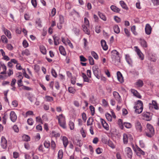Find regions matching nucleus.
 <instances>
[{"label": "nucleus", "mask_w": 159, "mask_h": 159, "mask_svg": "<svg viewBox=\"0 0 159 159\" xmlns=\"http://www.w3.org/2000/svg\"><path fill=\"white\" fill-rule=\"evenodd\" d=\"M93 74L98 79H100V77L98 75V70H96L93 72Z\"/></svg>", "instance_id": "680f3d73"}, {"label": "nucleus", "mask_w": 159, "mask_h": 159, "mask_svg": "<svg viewBox=\"0 0 159 159\" xmlns=\"http://www.w3.org/2000/svg\"><path fill=\"white\" fill-rule=\"evenodd\" d=\"M63 156V152L62 150H60L58 154V159H62Z\"/></svg>", "instance_id": "c9c22d12"}, {"label": "nucleus", "mask_w": 159, "mask_h": 159, "mask_svg": "<svg viewBox=\"0 0 159 159\" xmlns=\"http://www.w3.org/2000/svg\"><path fill=\"white\" fill-rule=\"evenodd\" d=\"M111 62L113 64H117L120 62V57L119 53L116 50H113L111 52Z\"/></svg>", "instance_id": "f257e3e1"}, {"label": "nucleus", "mask_w": 159, "mask_h": 159, "mask_svg": "<svg viewBox=\"0 0 159 159\" xmlns=\"http://www.w3.org/2000/svg\"><path fill=\"white\" fill-rule=\"evenodd\" d=\"M56 118L58 119L60 126L63 128H66V126L65 116L62 114H61L56 116Z\"/></svg>", "instance_id": "f03ea898"}, {"label": "nucleus", "mask_w": 159, "mask_h": 159, "mask_svg": "<svg viewBox=\"0 0 159 159\" xmlns=\"http://www.w3.org/2000/svg\"><path fill=\"white\" fill-rule=\"evenodd\" d=\"M6 48L7 49L10 51L12 50L13 49V47L11 44L10 43L7 44Z\"/></svg>", "instance_id": "5fc2aeb1"}, {"label": "nucleus", "mask_w": 159, "mask_h": 159, "mask_svg": "<svg viewBox=\"0 0 159 159\" xmlns=\"http://www.w3.org/2000/svg\"><path fill=\"white\" fill-rule=\"evenodd\" d=\"M82 78L84 82L89 83L90 80L89 79L87 75L84 73H82Z\"/></svg>", "instance_id": "473e14b6"}, {"label": "nucleus", "mask_w": 159, "mask_h": 159, "mask_svg": "<svg viewBox=\"0 0 159 159\" xmlns=\"http://www.w3.org/2000/svg\"><path fill=\"white\" fill-rule=\"evenodd\" d=\"M11 104L14 107H16L18 105L17 101L16 100L12 101Z\"/></svg>", "instance_id": "e2e57ef3"}, {"label": "nucleus", "mask_w": 159, "mask_h": 159, "mask_svg": "<svg viewBox=\"0 0 159 159\" xmlns=\"http://www.w3.org/2000/svg\"><path fill=\"white\" fill-rule=\"evenodd\" d=\"M147 132L146 135L149 137H151L154 134V130L153 126L150 124H147L146 125Z\"/></svg>", "instance_id": "20e7f679"}, {"label": "nucleus", "mask_w": 159, "mask_h": 159, "mask_svg": "<svg viewBox=\"0 0 159 159\" xmlns=\"http://www.w3.org/2000/svg\"><path fill=\"white\" fill-rule=\"evenodd\" d=\"M96 152L97 154H99L102 152V148H98L96 149Z\"/></svg>", "instance_id": "774afa93"}, {"label": "nucleus", "mask_w": 159, "mask_h": 159, "mask_svg": "<svg viewBox=\"0 0 159 159\" xmlns=\"http://www.w3.org/2000/svg\"><path fill=\"white\" fill-rule=\"evenodd\" d=\"M123 140L125 144H127L129 140L131 141L133 140L132 136L129 134L125 133L123 134Z\"/></svg>", "instance_id": "39448f33"}, {"label": "nucleus", "mask_w": 159, "mask_h": 159, "mask_svg": "<svg viewBox=\"0 0 159 159\" xmlns=\"http://www.w3.org/2000/svg\"><path fill=\"white\" fill-rule=\"evenodd\" d=\"M125 152L128 157L131 158L132 157V152L131 149L129 147H126L125 149Z\"/></svg>", "instance_id": "ddd939ff"}, {"label": "nucleus", "mask_w": 159, "mask_h": 159, "mask_svg": "<svg viewBox=\"0 0 159 159\" xmlns=\"http://www.w3.org/2000/svg\"><path fill=\"white\" fill-rule=\"evenodd\" d=\"M39 49L43 55H45L46 53V50L45 47L41 45L39 47Z\"/></svg>", "instance_id": "7c9ffc66"}, {"label": "nucleus", "mask_w": 159, "mask_h": 159, "mask_svg": "<svg viewBox=\"0 0 159 159\" xmlns=\"http://www.w3.org/2000/svg\"><path fill=\"white\" fill-rule=\"evenodd\" d=\"M136 151L137 153L138 156H140L139 154H140L142 155H145V152L142 150L138 146L136 147Z\"/></svg>", "instance_id": "b1692460"}, {"label": "nucleus", "mask_w": 159, "mask_h": 159, "mask_svg": "<svg viewBox=\"0 0 159 159\" xmlns=\"http://www.w3.org/2000/svg\"><path fill=\"white\" fill-rule=\"evenodd\" d=\"M143 83L142 80H138L135 83V85L138 87H141L143 86Z\"/></svg>", "instance_id": "cd10ccee"}, {"label": "nucleus", "mask_w": 159, "mask_h": 159, "mask_svg": "<svg viewBox=\"0 0 159 159\" xmlns=\"http://www.w3.org/2000/svg\"><path fill=\"white\" fill-rule=\"evenodd\" d=\"M30 52L28 49H25L22 52L21 54L23 56H29L30 55Z\"/></svg>", "instance_id": "72a5a7b5"}, {"label": "nucleus", "mask_w": 159, "mask_h": 159, "mask_svg": "<svg viewBox=\"0 0 159 159\" xmlns=\"http://www.w3.org/2000/svg\"><path fill=\"white\" fill-rule=\"evenodd\" d=\"M134 125L137 132H141L142 131L143 127L140 121L138 120H136L135 122Z\"/></svg>", "instance_id": "0eeeda50"}, {"label": "nucleus", "mask_w": 159, "mask_h": 159, "mask_svg": "<svg viewBox=\"0 0 159 159\" xmlns=\"http://www.w3.org/2000/svg\"><path fill=\"white\" fill-rule=\"evenodd\" d=\"M110 8L112 11L116 13H119L120 11V8L114 5H111Z\"/></svg>", "instance_id": "aec40b11"}, {"label": "nucleus", "mask_w": 159, "mask_h": 159, "mask_svg": "<svg viewBox=\"0 0 159 159\" xmlns=\"http://www.w3.org/2000/svg\"><path fill=\"white\" fill-rule=\"evenodd\" d=\"M51 72L52 75L53 77H54L55 78L57 77V73L56 72V71L53 69H51Z\"/></svg>", "instance_id": "4d7b16f0"}, {"label": "nucleus", "mask_w": 159, "mask_h": 159, "mask_svg": "<svg viewBox=\"0 0 159 159\" xmlns=\"http://www.w3.org/2000/svg\"><path fill=\"white\" fill-rule=\"evenodd\" d=\"M82 27L83 28V31L87 34L88 35L90 34V31L89 30V26H88L87 25H82Z\"/></svg>", "instance_id": "dca6fc26"}, {"label": "nucleus", "mask_w": 159, "mask_h": 159, "mask_svg": "<svg viewBox=\"0 0 159 159\" xmlns=\"http://www.w3.org/2000/svg\"><path fill=\"white\" fill-rule=\"evenodd\" d=\"M88 60L89 61V64L91 65H93L94 64V61L92 57L91 56L88 57Z\"/></svg>", "instance_id": "58836bf2"}, {"label": "nucleus", "mask_w": 159, "mask_h": 159, "mask_svg": "<svg viewBox=\"0 0 159 159\" xmlns=\"http://www.w3.org/2000/svg\"><path fill=\"white\" fill-rule=\"evenodd\" d=\"M152 105L153 106V107L155 109H158V107L157 103L156 101H152Z\"/></svg>", "instance_id": "bf43d9fd"}, {"label": "nucleus", "mask_w": 159, "mask_h": 159, "mask_svg": "<svg viewBox=\"0 0 159 159\" xmlns=\"http://www.w3.org/2000/svg\"><path fill=\"white\" fill-rule=\"evenodd\" d=\"M117 78L118 80L121 83L124 82L123 77L120 71H118L117 73Z\"/></svg>", "instance_id": "a211bd4d"}, {"label": "nucleus", "mask_w": 159, "mask_h": 159, "mask_svg": "<svg viewBox=\"0 0 159 159\" xmlns=\"http://www.w3.org/2000/svg\"><path fill=\"white\" fill-rule=\"evenodd\" d=\"M131 92L136 97L139 98H141V96L140 95L139 93H138L137 90L134 89H131Z\"/></svg>", "instance_id": "412c9836"}, {"label": "nucleus", "mask_w": 159, "mask_h": 159, "mask_svg": "<svg viewBox=\"0 0 159 159\" xmlns=\"http://www.w3.org/2000/svg\"><path fill=\"white\" fill-rule=\"evenodd\" d=\"M59 50L60 53L63 56H66V52L65 51L64 48L62 46H60L59 47Z\"/></svg>", "instance_id": "bb28decb"}, {"label": "nucleus", "mask_w": 159, "mask_h": 159, "mask_svg": "<svg viewBox=\"0 0 159 159\" xmlns=\"http://www.w3.org/2000/svg\"><path fill=\"white\" fill-rule=\"evenodd\" d=\"M139 43L143 48H144L147 47V43L144 39H140L139 40Z\"/></svg>", "instance_id": "6ab92c4d"}, {"label": "nucleus", "mask_w": 159, "mask_h": 159, "mask_svg": "<svg viewBox=\"0 0 159 159\" xmlns=\"http://www.w3.org/2000/svg\"><path fill=\"white\" fill-rule=\"evenodd\" d=\"M27 122L29 125H32L33 124L34 121L32 118H29L28 119Z\"/></svg>", "instance_id": "13d9d810"}, {"label": "nucleus", "mask_w": 159, "mask_h": 159, "mask_svg": "<svg viewBox=\"0 0 159 159\" xmlns=\"http://www.w3.org/2000/svg\"><path fill=\"white\" fill-rule=\"evenodd\" d=\"M101 42L103 49L104 50H107L108 49V47L106 41L104 40H102Z\"/></svg>", "instance_id": "a878e982"}, {"label": "nucleus", "mask_w": 159, "mask_h": 159, "mask_svg": "<svg viewBox=\"0 0 159 159\" xmlns=\"http://www.w3.org/2000/svg\"><path fill=\"white\" fill-rule=\"evenodd\" d=\"M74 143L80 147H81L83 145V143L81 142V140L78 139H75V140L74 141Z\"/></svg>", "instance_id": "f704fd0d"}, {"label": "nucleus", "mask_w": 159, "mask_h": 159, "mask_svg": "<svg viewBox=\"0 0 159 159\" xmlns=\"http://www.w3.org/2000/svg\"><path fill=\"white\" fill-rule=\"evenodd\" d=\"M44 147L47 148H49L50 145V143L49 141H45L44 142Z\"/></svg>", "instance_id": "a18cd8bd"}, {"label": "nucleus", "mask_w": 159, "mask_h": 159, "mask_svg": "<svg viewBox=\"0 0 159 159\" xmlns=\"http://www.w3.org/2000/svg\"><path fill=\"white\" fill-rule=\"evenodd\" d=\"M53 39H54V44L55 45H58L59 44L60 38L55 35L53 36Z\"/></svg>", "instance_id": "393cba45"}, {"label": "nucleus", "mask_w": 159, "mask_h": 159, "mask_svg": "<svg viewBox=\"0 0 159 159\" xmlns=\"http://www.w3.org/2000/svg\"><path fill=\"white\" fill-rule=\"evenodd\" d=\"M36 23L38 25L39 27H41L42 26L41 25V20L40 19H38L36 21Z\"/></svg>", "instance_id": "69168bd1"}, {"label": "nucleus", "mask_w": 159, "mask_h": 159, "mask_svg": "<svg viewBox=\"0 0 159 159\" xmlns=\"http://www.w3.org/2000/svg\"><path fill=\"white\" fill-rule=\"evenodd\" d=\"M105 116L106 118L109 121H111L112 120V117L111 115L109 113H107L105 114Z\"/></svg>", "instance_id": "c03bdc74"}, {"label": "nucleus", "mask_w": 159, "mask_h": 159, "mask_svg": "<svg viewBox=\"0 0 159 159\" xmlns=\"http://www.w3.org/2000/svg\"><path fill=\"white\" fill-rule=\"evenodd\" d=\"M1 147L4 149H6L7 145V142L6 139L3 136L1 139Z\"/></svg>", "instance_id": "9d476101"}, {"label": "nucleus", "mask_w": 159, "mask_h": 159, "mask_svg": "<svg viewBox=\"0 0 159 159\" xmlns=\"http://www.w3.org/2000/svg\"><path fill=\"white\" fill-rule=\"evenodd\" d=\"M143 119L147 121H150L152 118L150 116V114L148 112H143L142 114Z\"/></svg>", "instance_id": "f8f14e48"}, {"label": "nucleus", "mask_w": 159, "mask_h": 159, "mask_svg": "<svg viewBox=\"0 0 159 159\" xmlns=\"http://www.w3.org/2000/svg\"><path fill=\"white\" fill-rule=\"evenodd\" d=\"M98 14L99 17L103 20L104 21H106V17L102 13L99 11L98 12Z\"/></svg>", "instance_id": "4c0bfd02"}, {"label": "nucleus", "mask_w": 159, "mask_h": 159, "mask_svg": "<svg viewBox=\"0 0 159 159\" xmlns=\"http://www.w3.org/2000/svg\"><path fill=\"white\" fill-rule=\"evenodd\" d=\"M10 118L12 122H15L17 119V116L13 111H11L10 113Z\"/></svg>", "instance_id": "1a4fd4ad"}, {"label": "nucleus", "mask_w": 159, "mask_h": 159, "mask_svg": "<svg viewBox=\"0 0 159 159\" xmlns=\"http://www.w3.org/2000/svg\"><path fill=\"white\" fill-rule=\"evenodd\" d=\"M44 99L48 102H51L53 101V98L52 97L48 95L45 96Z\"/></svg>", "instance_id": "c85d7f7f"}, {"label": "nucleus", "mask_w": 159, "mask_h": 159, "mask_svg": "<svg viewBox=\"0 0 159 159\" xmlns=\"http://www.w3.org/2000/svg\"><path fill=\"white\" fill-rule=\"evenodd\" d=\"M89 109L91 112L92 116H93L95 113V108L93 106H90L89 107Z\"/></svg>", "instance_id": "864d4df0"}, {"label": "nucleus", "mask_w": 159, "mask_h": 159, "mask_svg": "<svg viewBox=\"0 0 159 159\" xmlns=\"http://www.w3.org/2000/svg\"><path fill=\"white\" fill-rule=\"evenodd\" d=\"M125 59L128 64L130 66H132L133 63L129 55L126 54L125 55Z\"/></svg>", "instance_id": "5701e85b"}, {"label": "nucleus", "mask_w": 159, "mask_h": 159, "mask_svg": "<svg viewBox=\"0 0 159 159\" xmlns=\"http://www.w3.org/2000/svg\"><path fill=\"white\" fill-rule=\"evenodd\" d=\"M80 132L83 138H85L86 136V132L84 130L83 128H82L80 130Z\"/></svg>", "instance_id": "37998d69"}, {"label": "nucleus", "mask_w": 159, "mask_h": 159, "mask_svg": "<svg viewBox=\"0 0 159 159\" xmlns=\"http://www.w3.org/2000/svg\"><path fill=\"white\" fill-rule=\"evenodd\" d=\"M56 12V8H53L52 10L51 13L50 14V15L52 17H53L55 15Z\"/></svg>", "instance_id": "8fccbe9b"}, {"label": "nucleus", "mask_w": 159, "mask_h": 159, "mask_svg": "<svg viewBox=\"0 0 159 159\" xmlns=\"http://www.w3.org/2000/svg\"><path fill=\"white\" fill-rule=\"evenodd\" d=\"M1 40L2 42L4 44L7 43L8 42V40L7 37L4 35L1 36Z\"/></svg>", "instance_id": "c756f323"}, {"label": "nucleus", "mask_w": 159, "mask_h": 159, "mask_svg": "<svg viewBox=\"0 0 159 159\" xmlns=\"http://www.w3.org/2000/svg\"><path fill=\"white\" fill-rule=\"evenodd\" d=\"M23 139L24 140L26 141H30V138L27 135H24L23 136Z\"/></svg>", "instance_id": "49530a36"}, {"label": "nucleus", "mask_w": 159, "mask_h": 159, "mask_svg": "<svg viewBox=\"0 0 159 159\" xmlns=\"http://www.w3.org/2000/svg\"><path fill=\"white\" fill-rule=\"evenodd\" d=\"M113 29L115 33L118 34L120 32V30L119 27L117 25H116L113 26Z\"/></svg>", "instance_id": "2f4dec72"}, {"label": "nucleus", "mask_w": 159, "mask_h": 159, "mask_svg": "<svg viewBox=\"0 0 159 159\" xmlns=\"http://www.w3.org/2000/svg\"><path fill=\"white\" fill-rule=\"evenodd\" d=\"M51 135L52 137H55L56 138L60 136V134L59 133H57L54 131H52Z\"/></svg>", "instance_id": "e433bc0d"}, {"label": "nucleus", "mask_w": 159, "mask_h": 159, "mask_svg": "<svg viewBox=\"0 0 159 159\" xmlns=\"http://www.w3.org/2000/svg\"><path fill=\"white\" fill-rule=\"evenodd\" d=\"M34 69L36 72H38L40 70L39 66L37 65H35L34 66Z\"/></svg>", "instance_id": "052dcab7"}, {"label": "nucleus", "mask_w": 159, "mask_h": 159, "mask_svg": "<svg viewBox=\"0 0 159 159\" xmlns=\"http://www.w3.org/2000/svg\"><path fill=\"white\" fill-rule=\"evenodd\" d=\"M91 54L92 56L94 57V59L96 60H98V56L97 54L94 51H92L91 52Z\"/></svg>", "instance_id": "79ce46f5"}, {"label": "nucleus", "mask_w": 159, "mask_h": 159, "mask_svg": "<svg viewBox=\"0 0 159 159\" xmlns=\"http://www.w3.org/2000/svg\"><path fill=\"white\" fill-rule=\"evenodd\" d=\"M2 32L5 34V35L7 37L8 39H10L12 38L11 34L9 30L5 28L4 26H2Z\"/></svg>", "instance_id": "423d86ee"}, {"label": "nucleus", "mask_w": 159, "mask_h": 159, "mask_svg": "<svg viewBox=\"0 0 159 159\" xmlns=\"http://www.w3.org/2000/svg\"><path fill=\"white\" fill-rule=\"evenodd\" d=\"M135 51L136 52L137 54L139 56V58L143 60L144 59V56L143 53L138 48L137 46H135Z\"/></svg>", "instance_id": "6e6552de"}, {"label": "nucleus", "mask_w": 159, "mask_h": 159, "mask_svg": "<svg viewBox=\"0 0 159 159\" xmlns=\"http://www.w3.org/2000/svg\"><path fill=\"white\" fill-rule=\"evenodd\" d=\"M83 25H87L88 26H89V21L87 18L85 17L84 18V24Z\"/></svg>", "instance_id": "de8ad7c7"}, {"label": "nucleus", "mask_w": 159, "mask_h": 159, "mask_svg": "<svg viewBox=\"0 0 159 159\" xmlns=\"http://www.w3.org/2000/svg\"><path fill=\"white\" fill-rule=\"evenodd\" d=\"M68 91L70 93L73 94L74 93L76 92L74 88L71 87H69Z\"/></svg>", "instance_id": "3c124183"}, {"label": "nucleus", "mask_w": 159, "mask_h": 159, "mask_svg": "<svg viewBox=\"0 0 159 159\" xmlns=\"http://www.w3.org/2000/svg\"><path fill=\"white\" fill-rule=\"evenodd\" d=\"M101 122L103 127L107 130H109V126L108 124L102 119H101Z\"/></svg>", "instance_id": "2eb2a0df"}, {"label": "nucleus", "mask_w": 159, "mask_h": 159, "mask_svg": "<svg viewBox=\"0 0 159 159\" xmlns=\"http://www.w3.org/2000/svg\"><path fill=\"white\" fill-rule=\"evenodd\" d=\"M59 23L61 24H63L64 22V17L63 16L61 15L59 16Z\"/></svg>", "instance_id": "a19ab883"}, {"label": "nucleus", "mask_w": 159, "mask_h": 159, "mask_svg": "<svg viewBox=\"0 0 159 159\" xmlns=\"http://www.w3.org/2000/svg\"><path fill=\"white\" fill-rule=\"evenodd\" d=\"M93 120L92 118H89L87 121V125L88 126L91 125H93Z\"/></svg>", "instance_id": "ea45409f"}, {"label": "nucleus", "mask_w": 159, "mask_h": 159, "mask_svg": "<svg viewBox=\"0 0 159 159\" xmlns=\"http://www.w3.org/2000/svg\"><path fill=\"white\" fill-rule=\"evenodd\" d=\"M136 27L135 25H133L131 28V31L135 35H136L137 34V32L135 31Z\"/></svg>", "instance_id": "09e8293b"}, {"label": "nucleus", "mask_w": 159, "mask_h": 159, "mask_svg": "<svg viewBox=\"0 0 159 159\" xmlns=\"http://www.w3.org/2000/svg\"><path fill=\"white\" fill-rule=\"evenodd\" d=\"M69 125L71 130H73L74 129V124L72 121H70Z\"/></svg>", "instance_id": "603ef678"}, {"label": "nucleus", "mask_w": 159, "mask_h": 159, "mask_svg": "<svg viewBox=\"0 0 159 159\" xmlns=\"http://www.w3.org/2000/svg\"><path fill=\"white\" fill-rule=\"evenodd\" d=\"M62 141L64 147L66 149L69 143L68 138L66 136H64L62 137Z\"/></svg>", "instance_id": "f3484780"}, {"label": "nucleus", "mask_w": 159, "mask_h": 159, "mask_svg": "<svg viewBox=\"0 0 159 159\" xmlns=\"http://www.w3.org/2000/svg\"><path fill=\"white\" fill-rule=\"evenodd\" d=\"M82 117L84 122H85L87 120V117L86 114L85 113L83 112L82 114Z\"/></svg>", "instance_id": "0e129e2a"}, {"label": "nucleus", "mask_w": 159, "mask_h": 159, "mask_svg": "<svg viewBox=\"0 0 159 159\" xmlns=\"http://www.w3.org/2000/svg\"><path fill=\"white\" fill-rule=\"evenodd\" d=\"M124 126L127 128H130L132 127V125L129 123H125L124 124Z\"/></svg>", "instance_id": "6e6d98bb"}, {"label": "nucleus", "mask_w": 159, "mask_h": 159, "mask_svg": "<svg viewBox=\"0 0 159 159\" xmlns=\"http://www.w3.org/2000/svg\"><path fill=\"white\" fill-rule=\"evenodd\" d=\"M23 46L24 48H27L28 46V43L26 40H24L23 42Z\"/></svg>", "instance_id": "338daca9"}, {"label": "nucleus", "mask_w": 159, "mask_h": 159, "mask_svg": "<svg viewBox=\"0 0 159 159\" xmlns=\"http://www.w3.org/2000/svg\"><path fill=\"white\" fill-rule=\"evenodd\" d=\"M135 109V112L138 114L141 113L143 109V103L141 100H139L135 103V105L134 107Z\"/></svg>", "instance_id": "7ed1b4c3"}, {"label": "nucleus", "mask_w": 159, "mask_h": 159, "mask_svg": "<svg viewBox=\"0 0 159 159\" xmlns=\"http://www.w3.org/2000/svg\"><path fill=\"white\" fill-rule=\"evenodd\" d=\"M145 32L147 35L151 34L152 30V28L150 25L148 24H146L145 27Z\"/></svg>", "instance_id": "4468645a"}, {"label": "nucleus", "mask_w": 159, "mask_h": 159, "mask_svg": "<svg viewBox=\"0 0 159 159\" xmlns=\"http://www.w3.org/2000/svg\"><path fill=\"white\" fill-rule=\"evenodd\" d=\"M113 95L116 100L118 102V104L121 102V97L119 93L116 91H114L113 92Z\"/></svg>", "instance_id": "9b49d317"}, {"label": "nucleus", "mask_w": 159, "mask_h": 159, "mask_svg": "<svg viewBox=\"0 0 159 159\" xmlns=\"http://www.w3.org/2000/svg\"><path fill=\"white\" fill-rule=\"evenodd\" d=\"M119 3L120 5L123 9L126 10H128L129 8L127 7V6L123 1L121 0L120 1Z\"/></svg>", "instance_id": "4be33fe9"}]
</instances>
